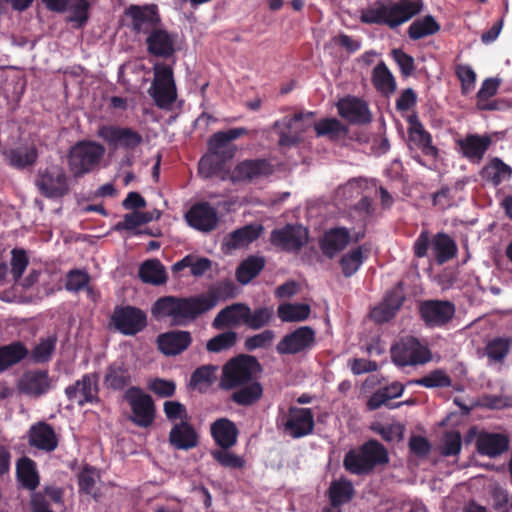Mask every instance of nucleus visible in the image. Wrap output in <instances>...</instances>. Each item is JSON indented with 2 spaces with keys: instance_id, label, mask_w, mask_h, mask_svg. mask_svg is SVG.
<instances>
[{
  "instance_id": "nucleus-1",
  "label": "nucleus",
  "mask_w": 512,
  "mask_h": 512,
  "mask_svg": "<svg viewBox=\"0 0 512 512\" xmlns=\"http://www.w3.org/2000/svg\"><path fill=\"white\" fill-rule=\"evenodd\" d=\"M236 295V285L231 280H223L199 295L160 297L154 302L151 313L156 319L170 318L172 324L182 326L210 311L219 302L233 299Z\"/></svg>"
},
{
  "instance_id": "nucleus-2",
  "label": "nucleus",
  "mask_w": 512,
  "mask_h": 512,
  "mask_svg": "<svg viewBox=\"0 0 512 512\" xmlns=\"http://www.w3.org/2000/svg\"><path fill=\"white\" fill-rule=\"evenodd\" d=\"M388 462L389 454L385 446L376 439H369L358 449H351L345 454L343 466L349 473L363 476Z\"/></svg>"
},
{
  "instance_id": "nucleus-3",
  "label": "nucleus",
  "mask_w": 512,
  "mask_h": 512,
  "mask_svg": "<svg viewBox=\"0 0 512 512\" xmlns=\"http://www.w3.org/2000/svg\"><path fill=\"white\" fill-rule=\"evenodd\" d=\"M105 154L102 144L92 140H81L70 147L67 162L74 178H81L96 170Z\"/></svg>"
},
{
  "instance_id": "nucleus-4",
  "label": "nucleus",
  "mask_w": 512,
  "mask_h": 512,
  "mask_svg": "<svg viewBox=\"0 0 512 512\" xmlns=\"http://www.w3.org/2000/svg\"><path fill=\"white\" fill-rule=\"evenodd\" d=\"M262 371L263 367L255 356L240 354L223 366L221 387L232 390L241 384L258 380Z\"/></svg>"
},
{
  "instance_id": "nucleus-5",
  "label": "nucleus",
  "mask_w": 512,
  "mask_h": 512,
  "mask_svg": "<svg viewBox=\"0 0 512 512\" xmlns=\"http://www.w3.org/2000/svg\"><path fill=\"white\" fill-rule=\"evenodd\" d=\"M410 13L392 0H376L360 10V20L365 24L385 25L395 29L407 22Z\"/></svg>"
},
{
  "instance_id": "nucleus-6",
  "label": "nucleus",
  "mask_w": 512,
  "mask_h": 512,
  "mask_svg": "<svg viewBox=\"0 0 512 512\" xmlns=\"http://www.w3.org/2000/svg\"><path fill=\"white\" fill-rule=\"evenodd\" d=\"M124 400L129 404L131 415L129 420L140 428L153 425L156 417V407L153 398L144 393L140 387L132 386L125 391Z\"/></svg>"
},
{
  "instance_id": "nucleus-7",
  "label": "nucleus",
  "mask_w": 512,
  "mask_h": 512,
  "mask_svg": "<svg viewBox=\"0 0 512 512\" xmlns=\"http://www.w3.org/2000/svg\"><path fill=\"white\" fill-rule=\"evenodd\" d=\"M97 135L111 150L133 153L143 143V136L135 129L119 125H102Z\"/></svg>"
},
{
  "instance_id": "nucleus-8",
  "label": "nucleus",
  "mask_w": 512,
  "mask_h": 512,
  "mask_svg": "<svg viewBox=\"0 0 512 512\" xmlns=\"http://www.w3.org/2000/svg\"><path fill=\"white\" fill-rule=\"evenodd\" d=\"M35 184L40 194L49 199L62 198L70 191L69 177L60 165L39 170Z\"/></svg>"
},
{
  "instance_id": "nucleus-9",
  "label": "nucleus",
  "mask_w": 512,
  "mask_h": 512,
  "mask_svg": "<svg viewBox=\"0 0 512 512\" xmlns=\"http://www.w3.org/2000/svg\"><path fill=\"white\" fill-rule=\"evenodd\" d=\"M392 361L401 367L425 364L431 359L428 348L415 337H405L391 347Z\"/></svg>"
},
{
  "instance_id": "nucleus-10",
  "label": "nucleus",
  "mask_w": 512,
  "mask_h": 512,
  "mask_svg": "<svg viewBox=\"0 0 512 512\" xmlns=\"http://www.w3.org/2000/svg\"><path fill=\"white\" fill-rule=\"evenodd\" d=\"M418 312L426 327L440 328L454 318L456 307L449 300L429 299L419 303Z\"/></svg>"
},
{
  "instance_id": "nucleus-11",
  "label": "nucleus",
  "mask_w": 512,
  "mask_h": 512,
  "mask_svg": "<svg viewBox=\"0 0 512 512\" xmlns=\"http://www.w3.org/2000/svg\"><path fill=\"white\" fill-rule=\"evenodd\" d=\"M111 322L121 334L134 336L147 326V315L135 306H116L111 316Z\"/></svg>"
},
{
  "instance_id": "nucleus-12",
  "label": "nucleus",
  "mask_w": 512,
  "mask_h": 512,
  "mask_svg": "<svg viewBox=\"0 0 512 512\" xmlns=\"http://www.w3.org/2000/svg\"><path fill=\"white\" fill-rule=\"evenodd\" d=\"M493 143L488 133H468L455 140V149L458 154L471 164L479 165Z\"/></svg>"
},
{
  "instance_id": "nucleus-13",
  "label": "nucleus",
  "mask_w": 512,
  "mask_h": 512,
  "mask_svg": "<svg viewBox=\"0 0 512 512\" xmlns=\"http://www.w3.org/2000/svg\"><path fill=\"white\" fill-rule=\"evenodd\" d=\"M309 232L302 225L286 224L270 233V243L285 252H298L308 242Z\"/></svg>"
},
{
  "instance_id": "nucleus-14",
  "label": "nucleus",
  "mask_w": 512,
  "mask_h": 512,
  "mask_svg": "<svg viewBox=\"0 0 512 512\" xmlns=\"http://www.w3.org/2000/svg\"><path fill=\"white\" fill-rule=\"evenodd\" d=\"M274 172V165L266 158L245 159L233 168L229 179L234 184L252 183L267 178Z\"/></svg>"
},
{
  "instance_id": "nucleus-15",
  "label": "nucleus",
  "mask_w": 512,
  "mask_h": 512,
  "mask_svg": "<svg viewBox=\"0 0 512 512\" xmlns=\"http://www.w3.org/2000/svg\"><path fill=\"white\" fill-rule=\"evenodd\" d=\"M98 381L97 373H86L81 379L65 388V395L69 401L77 403L80 407L86 404H98L100 402Z\"/></svg>"
},
{
  "instance_id": "nucleus-16",
  "label": "nucleus",
  "mask_w": 512,
  "mask_h": 512,
  "mask_svg": "<svg viewBox=\"0 0 512 512\" xmlns=\"http://www.w3.org/2000/svg\"><path fill=\"white\" fill-rule=\"evenodd\" d=\"M284 432L294 439L311 434L315 427L314 415L310 408L291 406L288 414L281 418Z\"/></svg>"
},
{
  "instance_id": "nucleus-17",
  "label": "nucleus",
  "mask_w": 512,
  "mask_h": 512,
  "mask_svg": "<svg viewBox=\"0 0 512 512\" xmlns=\"http://www.w3.org/2000/svg\"><path fill=\"white\" fill-rule=\"evenodd\" d=\"M315 344V331L310 326H301L286 334L276 345L280 355H294L311 349Z\"/></svg>"
},
{
  "instance_id": "nucleus-18",
  "label": "nucleus",
  "mask_w": 512,
  "mask_h": 512,
  "mask_svg": "<svg viewBox=\"0 0 512 512\" xmlns=\"http://www.w3.org/2000/svg\"><path fill=\"white\" fill-rule=\"evenodd\" d=\"M409 148L419 149L423 155L437 160L439 149L433 145L431 134L424 128L417 114H412L407 119Z\"/></svg>"
},
{
  "instance_id": "nucleus-19",
  "label": "nucleus",
  "mask_w": 512,
  "mask_h": 512,
  "mask_svg": "<svg viewBox=\"0 0 512 512\" xmlns=\"http://www.w3.org/2000/svg\"><path fill=\"white\" fill-rule=\"evenodd\" d=\"M17 387L21 394L40 398L52 389V379L48 370H28L20 377Z\"/></svg>"
},
{
  "instance_id": "nucleus-20",
  "label": "nucleus",
  "mask_w": 512,
  "mask_h": 512,
  "mask_svg": "<svg viewBox=\"0 0 512 512\" xmlns=\"http://www.w3.org/2000/svg\"><path fill=\"white\" fill-rule=\"evenodd\" d=\"M125 15L131 18V28L137 34H150L161 21L156 5H130Z\"/></svg>"
},
{
  "instance_id": "nucleus-21",
  "label": "nucleus",
  "mask_w": 512,
  "mask_h": 512,
  "mask_svg": "<svg viewBox=\"0 0 512 512\" xmlns=\"http://www.w3.org/2000/svg\"><path fill=\"white\" fill-rule=\"evenodd\" d=\"M188 225L201 232H210L218 225L216 209L208 202L195 203L185 214Z\"/></svg>"
},
{
  "instance_id": "nucleus-22",
  "label": "nucleus",
  "mask_w": 512,
  "mask_h": 512,
  "mask_svg": "<svg viewBox=\"0 0 512 512\" xmlns=\"http://www.w3.org/2000/svg\"><path fill=\"white\" fill-rule=\"evenodd\" d=\"M351 242L352 236L348 228L333 227L323 233L319 239V248L326 258L333 259Z\"/></svg>"
},
{
  "instance_id": "nucleus-23",
  "label": "nucleus",
  "mask_w": 512,
  "mask_h": 512,
  "mask_svg": "<svg viewBox=\"0 0 512 512\" xmlns=\"http://www.w3.org/2000/svg\"><path fill=\"white\" fill-rule=\"evenodd\" d=\"M27 436L30 447L46 453H51L56 450L59 444V439L54 428L44 421L37 422L30 426Z\"/></svg>"
},
{
  "instance_id": "nucleus-24",
  "label": "nucleus",
  "mask_w": 512,
  "mask_h": 512,
  "mask_svg": "<svg viewBox=\"0 0 512 512\" xmlns=\"http://www.w3.org/2000/svg\"><path fill=\"white\" fill-rule=\"evenodd\" d=\"M339 115L351 124H368L372 116L368 104L357 97L347 96L338 104Z\"/></svg>"
},
{
  "instance_id": "nucleus-25",
  "label": "nucleus",
  "mask_w": 512,
  "mask_h": 512,
  "mask_svg": "<svg viewBox=\"0 0 512 512\" xmlns=\"http://www.w3.org/2000/svg\"><path fill=\"white\" fill-rule=\"evenodd\" d=\"M248 305L237 302L221 309L212 322V327L222 330L230 327H237L247 323Z\"/></svg>"
},
{
  "instance_id": "nucleus-26",
  "label": "nucleus",
  "mask_w": 512,
  "mask_h": 512,
  "mask_svg": "<svg viewBox=\"0 0 512 512\" xmlns=\"http://www.w3.org/2000/svg\"><path fill=\"white\" fill-rule=\"evenodd\" d=\"M248 134L244 127L232 128L227 131L214 133L208 140L209 152H217L224 155V158H233L236 148L230 142Z\"/></svg>"
},
{
  "instance_id": "nucleus-27",
  "label": "nucleus",
  "mask_w": 512,
  "mask_h": 512,
  "mask_svg": "<svg viewBox=\"0 0 512 512\" xmlns=\"http://www.w3.org/2000/svg\"><path fill=\"white\" fill-rule=\"evenodd\" d=\"M190 332L172 330L157 337L158 349L166 356H175L185 351L191 344Z\"/></svg>"
},
{
  "instance_id": "nucleus-28",
  "label": "nucleus",
  "mask_w": 512,
  "mask_h": 512,
  "mask_svg": "<svg viewBox=\"0 0 512 512\" xmlns=\"http://www.w3.org/2000/svg\"><path fill=\"white\" fill-rule=\"evenodd\" d=\"M2 156L7 165L17 170H23L37 162L38 150L34 145H18L4 149Z\"/></svg>"
},
{
  "instance_id": "nucleus-29",
  "label": "nucleus",
  "mask_w": 512,
  "mask_h": 512,
  "mask_svg": "<svg viewBox=\"0 0 512 512\" xmlns=\"http://www.w3.org/2000/svg\"><path fill=\"white\" fill-rule=\"evenodd\" d=\"M509 445V437L502 433L482 432L476 441L477 452L490 458H496L506 452Z\"/></svg>"
},
{
  "instance_id": "nucleus-30",
  "label": "nucleus",
  "mask_w": 512,
  "mask_h": 512,
  "mask_svg": "<svg viewBox=\"0 0 512 512\" xmlns=\"http://www.w3.org/2000/svg\"><path fill=\"white\" fill-rule=\"evenodd\" d=\"M149 54L169 58L175 53V38L164 29L156 28L146 38Z\"/></svg>"
},
{
  "instance_id": "nucleus-31",
  "label": "nucleus",
  "mask_w": 512,
  "mask_h": 512,
  "mask_svg": "<svg viewBox=\"0 0 512 512\" xmlns=\"http://www.w3.org/2000/svg\"><path fill=\"white\" fill-rule=\"evenodd\" d=\"M132 383L131 370L124 362H113L106 368L103 378L104 386L113 391L130 388Z\"/></svg>"
},
{
  "instance_id": "nucleus-32",
  "label": "nucleus",
  "mask_w": 512,
  "mask_h": 512,
  "mask_svg": "<svg viewBox=\"0 0 512 512\" xmlns=\"http://www.w3.org/2000/svg\"><path fill=\"white\" fill-rule=\"evenodd\" d=\"M479 175L486 183L498 187L512 178V167L501 158L493 157L481 168Z\"/></svg>"
},
{
  "instance_id": "nucleus-33",
  "label": "nucleus",
  "mask_w": 512,
  "mask_h": 512,
  "mask_svg": "<svg viewBox=\"0 0 512 512\" xmlns=\"http://www.w3.org/2000/svg\"><path fill=\"white\" fill-rule=\"evenodd\" d=\"M239 430L228 418H219L211 425V435L222 449H230L237 443Z\"/></svg>"
},
{
  "instance_id": "nucleus-34",
  "label": "nucleus",
  "mask_w": 512,
  "mask_h": 512,
  "mask_svg": "<svg viewBox=\"0 0 512 512\" xmlns=\"http://www.w3.org/2000/svg\"><path fill=\"white\" fill-rule=\"evenodd\" d=\"M169 442L176 449L189 450L197 446L198 434L188 421H182L171 428Z\"/></svg>"
},
{
  "instance_id": "nucleus-35",
  "label": "nucleus",
  "mask_w": 512,
  "mask_h": 512,
  "mask_svg": "<svg viewBox=\"0 0 512 512\" xmlns=\"http://www.w3.org/2000/svg\"><path fill=\"white\" fill-rule=\"evenodd\" d=\"M230 400L242 407H250L258 403L263 397L264 389L259 379L241 384L233 389Z\"/></svg>"
},
{
  "instance_id": "nucleus-36",
  "label": "nucleus",
  "mask_w": 512,
  "mask_h": 512,
  "mask_svg": "<svg viewBox=\"0 0 512 512\" xmlns=\"http://www.w3.org/2000/svg\"><path fill=\"white\" fill-rule=\"evenodd\" d=\"M29 356V349L22 341L0 346V373L21 363Z\"/></svg>"
},
{
  "instance_id": "nucleus-37",
  "label": "nucleus",
  "mask_w": 512,
  "mask_h": 512,
  "mask_svg": "<svg viewBox=\"0 0 512 512\" xmlns=\"http://www.w3.org/2000/svg\"><path fill=\"white\" fill-rule=\"evenodd\" d=\"M16 479L25 489L35 490L40 483L36 462L27 456L20 457L16 461Z\"/></svg>"
},
{
  "instance_id": "nucleus-38",
  "label": "nucleus",
  "mask_w": 512,
  "mask_h": 512,
  "mask_svg": "<svg viewBox=\"0 0 512 512\" xmlns=\"http://www.w3.org/2000/svg\"><path fill=\"white\" fill-rule=\"evenodd\" d=\"M262 231L263 226L260 224L245 225L229 233L225 239V245L230 249L244 247L257 240Z\"/></svg>"
},
{
  "instance_id": "nucleus-39",
  "label": "nucleus",
  "mask_w": 512,
  "mask_h": 512,
  "mask_svg": "<svg viewBox=\"0 0 512 512\" xmlns=\"http://www.w3.org/2000/svg\"><path fill=\"white\" fill-rule=\"evenodd\" d=\"M431 245L438 264L450 261L458 252L455 240L444 232L435 234L431 240Z\"/></svg>"
},
{
  "instance_id": "nucleus-40",
  "label": "nucleus",
  "mask_w": 512,
  "mask_h": 512,
  "mask_svg": "<svg viewBox=\"0 0 512 512\" xmlns=\"http://www.w3.org/2000/svg\"><path fill=\"white\" fill-rule=\"evenodd\" d=\"M371 80L374 88L383 95L389 96L396 91L395 77L383 61L374 67Z\"/></svg>"
},
{
  "instance_id": "nucleus-41",
  "label": "nucleus",
  "mask_w": 512,
  "mask_h": 512,
  "mask_svg": "<svg viewBox=\"0 0 512 512\" xmlns=\"http://www.w3.org/2000/svg\"><path fill=\"white\" fill-rule=\"evenodd\" d=\"M138 275L147 284L162 285L167 281L165 267L158 259L144 261L139 267Z\"/></svg>"
},
{
  "instance_id": "nucleus-42",
  "label": "nucleus",
  "mask_w": 512,
  "mask_h": 512,
  "mask_svg": "<svg viewBox=\"0 0 512 512\" xmlns=\"http://www.w3.org/2000/svg\"><path fill=\"white\" fill-rule=\"evenodd\" d=\"M217 368V366L211 364L196 368L190 376V388L200 393H206L217 379Z\"/></svg>"
},
{
  "instance_id": "nucleus-43",
  "label": "nucleus",
  "mask_w": 512,
  "mask_h": 512,
  "mask_svg": "<svg viewBox=\"0 0 512 512\" xmlns=\"http://www.w3.org/2000/svg\"><path fill=\"white\" fill-rule=\"evenodd\" d=\"M441 29L440 24L432 15H425L414 20L407 29L408 37L417 41L438 33Z\"/></svg>"
},
{
  "instance_id": "nucleus-44",
  "label": "nucleus",
  "mask_w": 512,
  "mask_h": 512,
  "mask_svg": "<svg viewBox=\"0 0 512 512\" xmlns=\"http://www.w3.org/2000/svg\"><path fill=\"white\" fill-rule=\"evenodd\" d=\"M265 267V259L259 256H249L243 260L236 269V279L246 285L257 277Z\"/></svg>"
},
{
  "instance_id": "nucleus-45",
  "label": "nucleus",
  "mask_w": 512,
  "mask_h": 512,
  "mask_svg": "<svg viewBox=\"0 0 512 512\" xmlns=\"http://www.w3.org/2000/svg\"><path fill=\"white\" fill-rule=\"evenodd\" d=\"M364 250L368 251L364 245H360L349 250L340 257L339 266L344 277H352L363 265L366 259V256H364Z\"/></svg>"
},
{
  "instance_id": "nucleus-46",
  "label": "nucleus",
  "mask_w": 512,
  "mask_h": 512,
  "mask_svg": "<svg viewBox=\"0 0 512 512\" xmlns=\"http://www.w3.org/2000/svg\"><path fill=\"white\" fill-rule=\"evenodd\" d=\"M354 487L351 481L346 479L334 480L328 489L330 505L339 508L348 503L354 496Z\"/></svg>"
},
{
  "instance_id": "nucleus-47",
  "label": "nucleus",
  "mask_w": 512,
  "mask_h": 512,
  "mask_svg": "<svg viewBox=\"0 0 512 512\" xmlns=\"http://www.w3.org/2000/svg\"><path fill=\"white\" fill-rule=\"evenodd\" d=\"M311 308L305 303H282L277 308V315L282 322H301L309 318Z\"/></svg>"
},
{
  "instance_id": "nucleus-48",
  "label": "nucleus",
  "mask_w": 512,
  "mask_h": 512,
  "mask_svg": "<svg viewBox=\"0 0 512 512\" xmlns=\"http://www.w3.org/2000/svg\"><path fill=\"white\" fill-rule=\"evenodd\" d=\"M57 344L56 335H49L45 338H40L39 342L29 351V360L34 364L48 363L55 352Z\"/></svg>"
},
{
  "instance_id": "nucleus-49",
  "label": "nucleus",
  "mask_w": 512,
  "mask_h": 512,
  "mask_svg": "<svg viewBox=\"0 0 512 512\" xmlns=\"http://www.w3.org/2000/svg\"><path fill=\"white\" fill-rule=\"evenodd\" d=\"M231 158H224V155L217 152H209L199 161V173L204 178L218 176L225 170V164Z\"/></svg>"
},
{
  "instance_id": "nucleus-50",
  "label": "nucleus",
  "mask_w": 512,
  "mask_h": 512,
  "mask_svg": "<svg viewBox=\"0 0 512 512\" xmlns=\"http://www.w3.org/2000/svg\"><path fill=\"white\" fill-rule=\"evenodd\" d=\"M499 87V81L493 78L485 79L481 85V88L477 92V108L483 111H493L497 109V104L494 101H490Z\"/></svg>"
},
{
  "instance_id": "nucleus-51",
  "label": "nucleus",
  "mask_w": 512,
  "mask_h": 512,
  "mask_svg": "<svg viewBox=\"0 0 512 512\" xmlns=\"http://www.w3.org/2000/svg\"><path fill=\"white\" fill-rule=\"evenodd\" d=\"M149 93L159 108L170 106L177 97L175 83L151 85Z\"/></svg>"
},
{
  "instance_id": "nucleus-52",
  "label": "nucleus",
  "mask_w": 512,
  "mask_h": 512,
  "mask_svg": "<svg viewBox=\"0 0 512 512\" xmlns=\"http://www.w3.org/2000/svg\"><path fill=\"white\" fill-rule=\"evenodd\" d=\"M274 317V311L271 307H258L252 310L248 306V316L246 326L252 330H259L270 324Z\"/></svg>"
},
{
  "instance_id": "nucleus-53",
  "label": "nucleus",
  "mask_w": 512,
  "mask_h": 512,
  "mask_svg": "<svg viewBox=\"0 0 512 512\" xmlns=\"http://www.w3.org/2000/svg\"><path fill=\"white\" fill-rule=\"evenodd\" d=\"M411 383L425 388H443L450 387L452 385V379L444 370L435 369L424 377L412 380Z\"/></svg>"
},
{
  "instance_id": "nucleus-54",
  "label": "nucleus",
  "mask_w": 512,
  "mask_h": 512,
  "mask_svg": "<svg viewBox=\"0 0 512 512\" xmlns=\"http://www.w3.org/2000/svg\"><path fill=\"white\" fill-rule=\"evenodd\" d=\"M511 348V340L497 337L489 341L485 348L487 357L494 362H503Z\"/></svg>"
},
{
  "instance_id": "nucleus-55",
  "label": "nucleus",
  "mask_w": 512,
  "mask_h": 512,
  "mask_svg": "<svg viewBox=\"0 0 512 512\" xmlns=\"http://www.w3.org/2000/svg\"><path fill=\"white\" fill-rule=\"evenodd\" d=\"M90 4L87 0H75L70 7V15L67 22L72 23L76 29L83 28L89 20Z\"/></svg>"
},
{
  "instance_id": "nucleus-56",
  "label": "nucleus",
  "mask_w": 512,
  "mask_h": 512,
  "mask_svg": "<svg viewBox=\"0 0 512 512\" xmlns=\"http://www.w3.org/2000/svg\"><path fill=\"white\" fill-rule=\"evenodd\" d=\"M98 477L99 475L97 474V470L95 467L85 465L77 475L79 492L91 495L94 498H96L97 495L94 492V489L96 484V478Z\"/></svg>"
},
{
  "instance_id": "nucleus-57",
  "label": "nucleus",
  "mask_w": 512,
  "mask_h": 512,
  "mask_svg": "<svg viewBox=\"0 0 512 512\" xmlns=\"http://www.w3.org/2000/svg\"><path fill=\"white\" fill-rule=\"evenodd\" d=\"M236 341L237 333L232 330H229L211 338L207 342L206 348L209 352L218 353L230 349L236 344Z\"/></svg>"
},
{
  "instance_id": "nucleus-58",
  "label": "nucleus",
  "mask_w": 512,
  "mask_h": 512,
  "mask_svg": "<svg viewBox=\"0 0 512 512\" xmlns=\"http://www.w3.org/2000/svg\"><path fill=\"white\" fill-rule=\"evenodd\" d=\"M455 75L461 83V93L468 95L475 88L476 73L471 66L458 64L455 67Z\"/></svg>"
},
{
  "instance_id": "nucleus-59",
  "label": "nucleus",
  "mask_w": 512,
  "mask_h": 512,
  "mask_svg": "<svg viewBox=\"0 0 512 512\" xmlns=\"http://www.w3.org/2000/svg\"><path fill=\"white\" fill-rule=\"evenodd\" d=\"M90 276L86 271L72 269L66 275L65 288L71 292H79L88 286Z\"/></svg>"
},
{
  "instance_id": "nucleus-60",
  "label": "nucleus",
  "mask_w": 512,
  "mask_h": 512,
  "mask_svg": "<svg viewBox=\"0 0 512 512\" xmlns=\"http://www.w3.org/2000/svg\"><path fill=\"white\" fill-rule=\"evenodd\" d=\"M29 264L27 253L22 248H14L11 251V274L15 281H18Z\"/></svg>"
},
{
  "instance_id": "nucleus-61",
  "label": "nucleus",
  "mask_w": 512,
  "mask_h": 512,
  "mask_svg": "<svg viewBox=\"0 0 512 512\" xmlns=\"http://www.w3.org/2000/svg\"><path fill=\"white\" fill-rule=\"evenodd\" d=\"M212 457L225 468L242 469L245 466V460L228 449L213 451Z\"/></svg>"
},
{
  "instance_id": "nucleus-62",
  "label": "nucleus",
  "mask_w": 512,
  "mask_h": 512,
  "mask_svg": "<svg viewBox=\"0 0 512 512\" xmlns=\"http://www.w3.org/2000/svg\"><path fill=\"white\" fill-rule=\"evenodd\" d=\"M274 338V331L271 329H266L261 333L247 337L244 342V348L247 351H254L260 348H267L272 344Z\"/></svg>"
},
{
  "instance_id": "nucleus-63",
  "label": "nucleus",
  "mask_w": 512,
  "mask_h": 512,
  "mask_svg": "<svg viewBox=\"0 0 512 512\" xmlns=\"http://www.w3.org/2000/svg\"><path fill=\"white\" fill-rule=\"evenodd\" d=\"M391 57L398 65L402 76L409 77L415 70L414 58L402 49H392Z\"/></svg>"
},
{
  "instance_id": "nucleus-64",
  "label": "nucleus",
  "mask_w": 512,
  "mask_h": 512,
  "mask_svg": "<svg viewBox=\"0 0 512 512\" xmlns=\"http://www.w3.org/2000/svg\"><path fill=\"white\" fill-rule=\"evenodd\" d=\"M462 448V438L459 431H449L444 435L441 454L444 456H457Z\"/></svg>"
}]
</instances>
